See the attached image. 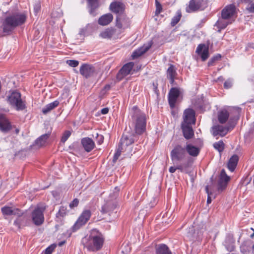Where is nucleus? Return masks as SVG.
<instances>
[{
    "label": "nucleus",
    "instance_id": "nucleus-39",
    "mask_svg": "<svg viewBox=\"0 0 254 254\" xmlns=\"http://www.w3.org/2000/svg\"><path fill=\"white\" fill-rule=\"evenodd\" d=\"M219 180L227 183L230 181V177L226 174L224 169H222L221 171Z\"/></svg>",
    "mask_w": 254,
    "mask_h": 254
},
{
    "label": "nucleus",
    "instance_id": "nucleus-14",
    "mask_svg": "<svg viewBox=\"0 0 254 254\" xmlns=\"http://www.w3.org/2000/svg\"><path fill=\"white\" fill-rule=\"evenodd\" d=\"M125 6L124 4L120 1H114L110 5V9L115 13L116 16L121 15L125 13Z\"/></svg>",
    "mask_w": 254,
    "mask_h": 254
},
{
    "label": "nucleus",
    "instance_id": "nucleus-63",
    "mask_svg": "<svg viewBox=\"0 0 254 254\" xmlns=\"http://www.w3.org/2000/svg\"><path fill=\"white\" fill-rule=\"evenodd\" d=\"M64 243V242H61V243L59 244V245H60V246H62Z\"/></svg>",
    "mask_w": 254,
    "mask_h": 254
},
{
    "label": "nucleus",
    "instance_id": "nucleus-19",
    "mask_svg": "<svg viewBox=\"0 0 254 254\" xmlns=\"http://www.w3.org/2000/svg\"><path fill=\"white\" fill-rule=\"evenodd\" d=\"M11 128L10 123L5 115L0 114V130L3 132H7Z\"/></svg>",
    "mask_w": 254,
    "mask_h": 254
},
{
    "label": "nucleus",
    "instance_id": "nucleus-40",
    "mask_svg": "<svg viewBox=\"0 0 254 254\" xmlns=\"http://www.w3.org/2000/svg\"><path fill=\"white\" fill-rule=\"evenodd\" d=\"M66 214V208L64 206H61L58 212L56 214L57 217H64Z\"/></svg>",
    "mask_w": 254,
    "mask_h": 254
},
{
    "label": "nucleus",
    "instance_id": "nucleus-52",
    "mask_svg": "<svg viewBox=\"0 0 254 254\" xmlns=\"http://www.w3.org/2000/svg\"><path fill=\"white\" fill-rule=\"evenodd\" d=\"M79 203L78 199L77 198H74L72 201L69 204V207L72 208L74 207L77 206Z\"/></svg>",
    "mask_w": 254,
    "mask_h": 254
},
{
    "label": "nucleus",
    "instance_id": "nucleus-12",
    "mask_svg": "<svg viewBox=\"0 0 254 254\" xmlns=\"http://www.w3.org/2000/svg\"><path fill=\"white\" fill-rule=\"evenodd\" d=\"M79 71L83 76L88 78L94 75L95 73V69L93 65L84 64L80 66Z\"/></svg>",
    "mask_w": 254,
    "mask_h": 254
},
{
    "label": "nucleus",
    "instance_id": "nucleus-35",
    "mask_svg": "<svg viewBox=\"0 0 254 254\" xmlns=\"http://www.w3.org/2000/svg\"><path fill=\"white\" fill-rule=\"evenodd\" d=\"M226 19H219L217 20L216 23H215V26L217 27L218 29V31L220 32L221 30L225 29L228 25L231 23V22H229L226 21Z\"/></svg>",
    "mask_w": 254,
    "mask_h": 254
},
{
    "label": "nucleus",
    "instance_id": "nucleus-5",
    "mask_svg": "<svg viewBox=\"0 0 254 254\" xmlns=\"http://www.w3.org/2000/svg\"><path fill=\"white\" fill-rule=\"evenodd\" d=\"M7 101L9 104L17 111L23 110L25 105L21 98V94L17 91H12L7 96Z\"/></svg>",
    "mask_w": 254,
    "mask_h": 254
},
{
    "label": "nucleus",
    "instance_id": "nucleus-13",
    "mask_svg": "<svg viewBox=\"0 0 254 254\" xmlns=\"http://www.w3.org/2000/svg\"><path fill=\"white\" fill-rule=\"evenodd\" d=\"M134 66L133 62H129L125 64L122 68L119 70L117 75V78L119 80H121L125 76L128 75Z\"/></svg>",
    "mask_w": 254,
    "mask_h": 254
},
{
    "label": "nucleus",
    "instance_id": "nucleus-36",
    "mask_svg": "<svg viewBox=\"0 0 254 254\" xmlns=\"http://www.w3.org/2000/svg\"><path fill=\"white\" fill-rule=\"evenodd\" d=\"M194 106L195 109L200 111H203L205 108L204 97L201 96L200 98H199L194 104Z\"/></svg>",
    "mask_w": 254,
    "mask_h": 254
},
{
    "label": "nucleus",
    "instance_id": "nucleus-20",
    "mask_svg": "<svg viewBox=\"0 0 254 254\" xmlns=\"http://www.w3.org/2000/svg\"><path fill=\"white\" fill-rule=\"evenodd\" d=\"M196 52L200 56L202 61H206L209 57L208 49L204 44H199L196 49Z\"/></svg>",
    "mask_w": 254,
    "mask_h": 254
},
{
    "label": "nucleus",
    "instance_id": "nucleus-59",
    "mask_svg": "<svg viewBox=\"0 0 254 254\" xmlns=\"http://www.w3.org/2000/svg\"><path fill=\"white\" fill-rule=\"evenodd\" d=\"M153 86L154 87V89L155 90H156L157 88V83H153Z\"/></svg>",
    "mask_w": 254,
    "mask_h": 254
},
{
    "label": "nucleus",
    "instance_id": "nucleus-53",
    "mask_svg": "<svg viewBox=\"0 0 254 254\" xmlns=\"http://www.w3.org/2000/svg\"><path fill=\"white\" fill-rule=\"evenodd\" d=\"M232 84L230 80H227L224 82V87L226 89H229L232 87Z\"/></svg>",
    "mask_w": 254,
    "mask_h": 254
},
{
    "label": "nucleus",
    "instance_id": "nucleus-29",
    "mask_svg": "<svg viewBox=\"0 0 254 254\" xmlns=\"http://www.w3.org/2000/svg\"><path fill=\"white\" fill-rule=\"evenodd\" d=\"M239 161V157L237 155L234 154L229 159L227 167L229 170L231 172H233L238 164Z\"/></svg>",
    "mask_w": 254,
    "mask_h": 254
},
{
    "label": "nucleus",
    "instance_id": "nucleus-1",
    "mask_svg": "<svg viewBox=\"0 0 254 254\" xmlns=\"http://www.w3.org/2000/svg\"><path fill=\"white\" fill-rule=\"evenodd\" d=\"M81 243L88 251L96 252L102 248L104 243V238L99 231L93 229L90 231L89 235L82 238Z\"/></svg>",
    "mask_w": 254,
    "mask_h": 254
},
{
    "label": "nucleus",
    "instance_id": "nucleus-62",
    "mask_svg": "<svg viewBox=\"0 0 254 254\" xmlns=\"http://www.w3.org/2000/svg\"><path fill=\"white\" fill-rule=\"evenodd\" d=\"M245 2H249L250 1V0H243Z\"/></svg>",
    "mask_w": 254,
    "mask_h": 254
},
{
    "label": "nucleus",
    "instance_id": "nucleus-49",
    "mask_svg": "<svg viewBox=\"0 0 254 254\" xmlns=\"http://www.w3.org/2000/svg\"><path fill=\"white\" fill-rule=\"evenodd\" d=\"M246 9L249 12L254 13V0L250 1Z\"/></svg>",
    "mask_w": 254,
    "mask_h": 254
},
{
    "label": "nucleus",
    "instance_id": "nucleus-10",
    "mask_svg": "<svg viewBox=\"0 0 254 254\" xmlns=\"http://www.w3.org/2000/svg\"><path fill=\"white\" fill-rule=\"evenodd\" d=\"M116 26L120 29H125L129 26L130 20L125 13L116 16Z\"/></svg>",
    "mask_w": 254,
    "mask_h": 254
},
{
    "label": "nucleus",
    "instance_id": "nucleus-46",
    "mask_svg": "<svg viewBox=\"0 0 254 254\" xmlns=\"http://www.w3.org/2000/svg\"><path fill=\"white\" fill-rule=\"evenodd\" d=\"M200 152V148L191 145V156H196Z\"/></svg>",
    "mask_w": 254,
    "mask_h": 254
},
{
    "label": "nucleus",
    "instance_id": "nucleus-55",
    "mask_svg": "<svg viewBox=\"0 0 254 254\" xmlns=\"http://www.w3.org/2000/svg\"><path fill=\"white\" fill-rule=\"evenodd\" d=\"M251 48L254 49V43H249L246 47V51H248Z\"/></svg>",
    "mask_w": 254,
    "mask_h": 254
},
{
    "label": "nucleus",
    "instance_id": "nucleus-25",
    "mask_svg": "<svg viewBox=\"0 0 254 254\" xmlns=\"http://www.w3.org/2000/svg\"><path fill=\"white\" fill-rule=\"evenodd\" d=\"M18 217L14 221L13 224L17 227L18 228H21V227L27 226L29 223L28 219L26 216Z\"/></svg>",
    "mask_w": 254,
    "mask_h": 254
},
{
    "label": "nucleus",
    "instance_id": "nucleus-11",
    "mask_svg": "<svg viewBox=\"0 0 254 254\" xmlns=\"http://www.w3.org/2000/svg\"><path fill=\"white\" fill-rule=\"evenodd\" d=\"M180 93V90L178 88H172L170 90L168 94V102L171 109L174 108L177 100L179 97Z\"/></svg>",
    "mask_w": 254,
    "mask_h": 254
},
{
    "label": "nucleus",
    "instance_id": "nucleus-27",
    "mask_svg": "<svg viewBox=\"0 0 254 254\" xmlns=\"http://www.w3.org/2000/svg\"><path fill=\"white\" fill-rule=\"evenodd\" d=\"M49 136L50 134L48 133L41 135L35 141L33 145L38 148L44 146L49 138Z\"/></svg>",
    "mask_w": 254,
    "mask_h": 254
},
{
    "label": "nucleus",
    "instance_id": "nucleus-48",
    "mask_svg": "<svg viewBox=\"0 0 254 254\" xmlns=\"http://www.w3.org/2000/svg\"><path fill=\"white\" fill-rule=\"evenodd\" d=\"M56 248V245H51L46 249L44 252V254H51L54 250Z\"/></svg>",
    "mask_w": 254,
    "mask_h": 254
},
{
    "label": "nucleus",
    "instance_id": "nucleus-6",
    "mask_svg": "<svg viewBox=\"0 0 254 254\" xmlns=\"http://www.w3.org/2000/svg\"><path fill=\"white\" fill-rule=\"evenodd\" d=\"M183 121L181 124V128L183 135L187 139L190 138V108L186 109L183 113Z\"/></svg>",
    "mask_w": 254,
    "mask_h": 254
},
{
    "label": "nucleus",
    "instance_id": "nucleus-16",
    "mask_svg": "<svg viewBox=\"0 0 254 254\" xmlns=\"http://www.w3.org/2000/svg\"><path fill=\"white\" fill-rule=\"evenodd\" d=\"M1 210L3 215L7 216H21L23 214V212L21 210L15 207L12 206H5L1 208Z\"/></svg>",
    "mask_w": 254,
    "mask_h": 254
},
{
    "label": "nucleus",
    "instance_id": "nucleus-24",
    "mask_svg": "<svg viewBox=\"0 0 254 254\" xmlns=\"http://www.w3.org/2000/svg\"><path fill=\"white\" fill-rule=\"evenodd\" d=\"M116 31L114 28H108L100 33V36L104 39H111L115 36Z\"/></svg>",
    "mask_w": 254,
    "mask_h": 254
},
{
    "label": "nucleus",
    "instance_id": "nucleus-45",
    "mask_svg": "<svg viewBox=\"0 0 254 254\" xmlns=\"http://www.w3.org/2000/svg\"><path fill=\"white\" fill-rule=\"evenodd\" d=\"M227 183L219 180L218 182V190L221 191L223 190L227 187Z\"/></svg>",
    "mask_w": 254,
    "mask_h": 254
},
{
    "label": "nucleus",
    "instance_id": "nucleus-23",
    "mask_svg": "<svg viewBox=\"0 0 254 254\" xmlns=\"http://www.w3.org/2000/svg\"><path fill=\"white\" fill-rule=\"evenodd\" d=\"M113 16L111 13H107L101 16L98 19L100 25L105 26L110 24L113 20Z\"/></svg>",
    "mask_w": 254,
    "mask_h": 254
},
{
    "label": "nucleus",
    "instance_id": "nucleus-42",
    "mask_svg": "<svg viewBox=\"0 0 254 254\" xmlns=\"http://www.w3.org/2000/svg\"><path fill=\"white\" fill-rule=\"evenodd\" d=\"M124 148L120 145H119L118 148L114 154L113 158V162H115L118 159L119 156L121 155V152H122Z\"/></svg>",
    "mask_w": 254,
    "mask_h": 254
},
{
    "label": "nucleus",
    "instance_id": "nucleus-17",
    "mask_svg": "<svg viewBox=\"0 0 254 254\" xmlns=\"http://www.w3.org/2000/svg\"><path fill=\"white\" fill-rule=\"evenodd\" d=\"M135 135L131 133L124 134L121 138L119 145L123 148L133 143L134 141Z\"/></svg>",
    "mask_w": 254,
    "mask_h": 254
},
{
    "label": "nucleus",
    "instance_id": "nucleus-43",
    "mask_svg": "<svg viewBox=\"0 0 254 254\" xmlns=\"http://www.w3.org/2000/svg\"><path fill=\"white\" fill-rule=\"evenodd\" d=\"M155 6H156V10H155V15H157L161 13L162 10V7L161 3L158 1V0H155Z\"/></svg>",
    "mask_w": 254,
    "mask_h": 254
},
{
    "label": "nucleus",
    "instance_id": "nucleus-4",
    "mask_svg": "<svg viewBox=\"0 0 254 254\" xmlns=\"http://www.w3.org/2000/svg\"><path fill=\"white\" fill-rule=\"evenodd\" d=\"M187 154L190 155V143H188L185 147L177 145L171 152V158L173 161H181Z\"/></svg>",
    "mask_w": 254,
    "mask_h": 254
},
{
    "label": "nucleus",
    "instance_id": "nucleus-9",
    "mask_svg": "<svg viewBox=\"0 0 254 254\" xmlns=\"http://www.w3.org/2000/svg\"><path fill=\"white\" fill-rule=\"evenodd\" d=\"M91 215V211L89 210H86L83 211L80 215L75 223L72 227L74 231L79 229L81 227L84 225L89 220Z\"/></svg>",
    "mask_w": 254,
    "mask_h": 254
},
{
    "label": "nucleus",
    "instance_id": "nucleus-54",
    "mask_svg": "<svg viewBox=\"0 0 254 254\" xmlns=\"http://www.w3.org/2000/svg\"><path fill=\"white\" fill-rule=\"evenodd\" d=\"M195 111L191 109V125H194L195 124L196 119L195 117Z\"/></svg>",
    "mask_w": 254,
    "mask_h": 254
},
{
    "label": "nucleus",
    "instance_id": "nucleus-41",
    "mask_svg": "<svg viewBox=\"0 0 254 254\" xmlns=\"http://www.w3.org/2000/svg\"><path fill=\"white\" fill-rule=\"evenodd\" d=\"M221 58V56L219 54L213 56L212 58L210 59V60L208 62V66H211L214 65L216 61L220 60Z\"/></svg>",
    "mask_w": 254,
    "mask_h": 254
},
{
    "label": "nucleus",
    "instance_id": "nucleus-3",
    "mask_svg": "<svg viewBox=\"0 0 254 254\" xmlns=\"http://www.w3.org/2000/svg\"><path fill=\"white\" fill-rule=\"evenodd\" d=\"M26 18L25 13L19 12L7 16L2 23L3 32L8 33L11 32L15 27L24 24Z\"/></svg>",
    "mask_w": 254,
    "mask_h": 254
},
{
    "label": "nucleus",
    "instance_id": "nucleus-60",
    "mask_svg": "<svg viewBox=\"0 0 254 254\" xmlns=\"http://www.w3.org/2000/svg\"><path fill=\"white\" fill-rule=\"evenodd\" d=\"M19 132V129L18 128H16L15 129V133L16 134H18Z\"/></svg>",
    "mask_w": 254,
    "mask_h": 254
},
{
    "label": "nucleus",
    "instance_id": "nucleus-56",
    "mask_svg": "<svg viewBox=\"0 0 254 254\" xmlns=\"http://www.w3.org/2000/svg\"><path fill=\"white\" fill-rule=\"evenodd\" d=\"M109 112V109L108 108H103L101 110V113L103 114V115H105V114H107Z\"/></svg>",
    "mask_w": 254,
    "mask_h": 254
},
{
    "label": "nucleus",
    "instance_id": "nucleus-33",
    "mask_svg": "<svg viewBox=\"0 0 254 254\" xmlns=\"http://www.w3.org/2000/svg\"><path fill=\"white\" fill-rule=\"evenodd\" d=\"M156 254H172L168 247L165 244L159 245L156 249Z\"/></svg>",
    "mask_w": 254,
    "mask_h": 254
},
{
    "label": "nucleus",
    "instance_id": "nucleus-8",
    "mask_svg": "<svg viewBox=\"0 0 254 254\" xmlns=\"http://www.w3.org/2000/svg\"><path fill=\"white\" fill-rule=\"evenodd\" d=\"M229 126L228 127H223L220 125H217L213 126L211 127V132L213 136H216L219 135L221 137L225 136L228 132L229 130L231 128L233 129L235 124L231 126L230 124V121L229 122Z\"/></svg>",
    "mask_w": 254,
    "mask_h": 254
},
{
    "label": "nucleus",
    "instance_id": "nucleus-34",
    "mask_svg": "<svg viewBox=\"0 0 254 254\" xmlns=\"http://www.w3.org/2000/svg\"><path fill=\"white\" fill-rule=\"evenodd\" d=\"M178 170H181L182 172H185L188 174L189 175L190 173V161L189 159L187 163H184L180 164L177 167Z\"/></svg>",
    "mask_w": 254,
    "mask_h": 254
},
{
    "label": "nucleus",
    "instance_id": "nucleus-64",
    "mask_svg": "<svg viewBox=\"0 0 254 254\" xmlns=\"http://www.w3.org/2000/svg\"><path fill=\"white\" fill-rule=\"evenodd\" d=\"M254 236V233H253V234L251 235V237H253Z\"/></svg>",
    "mask_w": 254,
    "mask_h": 254
},
{
    "label": "nucleus",
    "instance_id": "nucleus-15",
    "mask_svg": "<svg viewBox=\"0 0 254 254\" xmlns=\"http://www.w3.org/2000/svg\"><path fill=\"white\" fill-rule=\"evenodd\" d=\"M236 13V6L234 4H230L225 6L221 11V17L224 19H228L232 17Z\"/></svg>",
    "mask_w": 254,
    "mask_h": 254
},
{
    "label": "nucleus",
    "instance_id": "nucleus-22",
    "mask_svg": "<svg viewBox=\"0 0 254 254\" xmlns=\"http://www.w3.org/2000/svg\"><path fill=\"white\" fill-rule=\"evenodd\" d=\"M88 2V6L89 8V13L95 16L97 13H96V10L100 6V3L99 0H87Z\"/></svg>",
    "mask_w": 254,
    "mask_h": 254
},
{
    "label": "nucleus",
    "instance_id": "nucleus-58",
    "mask_svg": "<svg viewBox=\"0 0 254 254\" xmlns=\"http://www.w3.org/2000/svg\"><path fill=\"white\" fill-rule=\"evenodd\" d=\"M186 11L188 12H190V1L189 2V5L186 8Z\"/></svg>",
    "mask_w": 254,
    "mask_h": 254
},
{
    "label": "nucleus",
    "instance_id": "nucleus-31",
    "mask_svg": "<svg viewBox=\"0 0 254 254\" xmlns=\"http://www.w3.org/2000/svg\"><path fill=\"white\" fill-rule=\"evenodd\" d=\"M176 68L174 65L171 64L167 71V77L170 80V83L173 84L174 82V78L176 75Z\"/></svg>",
    "mask_w": 254,
    "mask_h": 254
},
{
    "label": "nucleus",
    "instance_id": "nucleus-44",
    "mask_svg": "<svg viewBox=\"0 0 254 254\" xmlns=\"http://www.w3.org/2000/svg\"><path fill=\"white\" fill-rule=\"evenodd\" d=\"M71 132L69 130H66L64 132L61 138V141L63 142H65L68 137L70 136Z\"/></svg>",
    "mask_w": 254,
    "mask_h": 254
},
{
    "label": "nucleus",
    "instance_id": "nucleus-2",
    "mask_svg": "<svg viewBox=\"0 0 254 254\" xmlns=\"http://www.w3.org/2000/svg\"><path fill=\"white\" fill-rule=\"evenodd\" d=\"M130 114L135 133L138 134H142L146 129V117L145 114L136 106L132 107Z\"/></svg>",
    "mask_w": 254,
    "mask_h": 254
},
{
    "label": "nucleus",
    "instance_id": "nucleus-37",
    "mask_svg": "<svg viewBox=\"0 0 254 254\" xmlns=\"http://www.w3.org/2000/svg\"><path fill=\"white\" fill-rule=\"evenodd\" d=\"M213 146L216 150L221 153L224 150L225 144L222 140H220L214 143Z\"/></svg>",
    "mask_w": 254,
    "mask_h": 254
},
{
    "label": "nucleus",
    "instance_id": "nucleus-47",
    "mask_svg": "<svg viewBox=\"0 0 254 254\" xmlns=\"http://www.w3.org/2000/svg\"><path fill=\"white\" fill-rule=\"evenodd\" d=\"M66 63L69 66L73 67H76L78 65L79 62L76 60H67Z\"/></svg>",
    "mask_w": 254,
    "mask_h": 254
},
{
    "label": "nucleus",
    "instance_id": "nucleus-26",
    "mask_svg": "<svg viewBox=\"0 0 254 254\" xmlns=\"http://www.w3.org/2000/svg\"><path fill=\"white\" fill-rule=\"evenodd\" d=\"M229 116L228 111L226 109H223L218 113V120L220 124H225L228 121Z\"/></svg>",
    "mask_w": 254,
    "mask_h": 254
},
{
    "label": "nucleus",
    "instance_id": "nucleus-38",
    "mask_svg": "<svg viewBox=\"0 0 254 254\" xmlns=\"http://www.w3.org/2000/svg\"><path fill=\"white\" fill-rule=\"evenodd\" d=\"M181 17H182L181 11L180 10H178L176 12V14L172 19V20L171 22V26H175L180 20Z\"/></svg>",
    "mask_w": 254,
    "mask_h": 254
},
{
    "label": "nucleus",
    "instance_id": "nucleus-18",
    "mask_svg": "<svg viewBox=\"0 0 254 254\" xmlns=\"http://www.w3.org/2000/svg\"><path fill=\"white\" fill-rule=\"evenodd\" d=\"M81 143L85 151L90 152L95 147V144L92 139L89 137L83 138L81 140Z\"/></svg>",
    "mask_w": 254,
    "mask_h": 254
},
{
    "label": "nucleus",
    "instance_id": "nucleus-51",
    "mask_svg": "<svg viewBox=\"0 0 254 254\" xmlns=\"http://www.w3.org/2000/svg\"><path fill=\"white\" fill-rule=\"evenodd\" d=\"M96 137L98 144L100 145L103 142L104 136L103 135L99 134L98 133H97Z\"/></svg>",
    "mask_w": 254,
    "mask_h": 254
},
{
    "label": "nucleus",
    "instance_id": "nucleus-50",
    "mask_svg": "<svg viewBox=\"0 0 254 254\" xmlns=\"http://www.w3.org/2000/svg\"><path fill=\"white\" fill-rule=\"evenodd\" d=\"M205 191L208 195V197H207V203L209 204L211 202V198L210 195L212 194V193H211V192H210L209 191V187L208 186H207L205 187Z\"/></svg>",
    "mask_w": 254,
    "mask_h": 254
},
{
    "label": "nucleus",
    "instance_id": "nucleus-30",
    "mask_svg": "<svg viewBox=\"0 0 254 254\" xmlns=\"http://www.w3.org/2000/svg\"><path fill=\"white\" fill-rule=\"evenodd\" d=\"M151 44H149L147 46L144 45L143 46L138 48L137 50L133 52L132 54V58L135 59L141 56L146 52H147L151 47Z\"/></svg>",
    "mask_w": 254,
    "mask_h": 254
},
{
    "label": "nucleus",
    "instance_id": "nucleus-57",
    "mask_svg": "<svg viewBox=\"0 0 254 254\" xmlns=\"http://www.w3.org/2000/svg\"><path fill=\"white\" fill-rule=\"evenodd\" d=\"M177 169H178L177 167L176 168L174 167H170L169 170L170 173H173Z\"/></svg>",
    "mask_w": 254,
    "mask_h": 254
},
{
    "label": "nucleus",
    "instance_id": "nucleus-32",
    "mask_svg": "<svg viewBox=\"0 0 254 254\" xmlns=\"http://www.w3.org/2000/svg\"><path fill=\"white\" fill-rule=\"evenodd\" d=\"M59 105V102L57 100H56L47 104L44 107H43L42 112L44 114L46 115L50 112L51 110L57 107Z\"/></svg>",
    "mask_w": 254,
    "mask_h": 254
},
{
    "label": "nucleus",
    "instance_id": "nucleus-21",
    "mask_svg": "<svg viewBox=\"0 0 254 254\" xmlns=\"http://www.w3.org/2000/svg\"><path fill=\"white\" fill-rule=\"evenodd\" d=\"M207 6V0H191V11L202 10Z\"/></svg>",
    "mask_w": 254,
    "mask_h": 254
},
{
    "label": "nucleus",
    "instance_id": "nucleus-7",
    "mask_svg": "<svg viewBox=\"0 0 254 254\" xmlns=\"http://www.w3.org/2000/svg\"><path fill=\"white\" fill-rule=\"evenodd\" d=\"M46 209L44 205L37 206L31 213V219L36 226L42 225L44 221V212Z\"/></svg>",
    "mask_w": 254,
    "mask_h": 254
},
{
    "label": "nucleus",
    "instance_id": "nucleus-61",
    "mask_svg": "<svg viewBox=\"0 0 254 254\" xmlns=\"http://www.w3.org/2000/svg\"><path fill=\"white\" fill-rule=\"evenodd\" d=\"M191 138L192 137V136L194 135V133H193V131L192 130V129L191 128Z\"/></svg>",
    "mask_w": 254,
    "mask_h": 254
},
{
    "label": "nucleus",
    "instance_id": "nucleus-28",
    "mask_svg": "<svg viewBox=\"0 0 254 254\" xmlns=\"http://www.w3.org/2000/svg\"><path fill=\"white\" fill-rule=\"evenodd\" d=\"M117 207V205L112 202H108L104 204L101 209V212L103 214L110 213L112 211H113Z\"/></svg>",
    "mask_w": 254,
    "mask_h": 254
}]
</instances>
